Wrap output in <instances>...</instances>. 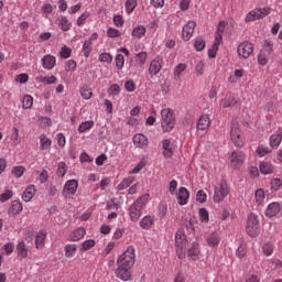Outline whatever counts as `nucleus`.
<instances>
[{
    "label": "nucleus",
    "instance_id": "1",
    "mask_svg": "<svg viewBox=\"0 0 282 282\" xmlns=\"http://www.w3.org/2000/svg\"><path fill=\"white\" fill-rule=\"evenodd\" d=\"M161 127L164 133H169L175 128V112L171 108L161 110Z\"/></svg>",
    "mask_w": 282,
    "mask_h": 282
},
{
    "label": "nucleus",
    "instance_id": "2",
    "mask_svg": "<svg viewBox=\"0 0 282 282\" xmlns=\"http://www.w3.org/2000/svg\"><path fill=\"white\" fill-rule=\"evenodd\" d=\"M117 265L132 269L135 265V247L129 246L117 259Z\"/></svg>",
    "mask_w": 282,
    "mask_h": 282
},
{
    "label": "nucleus",
    "instance_id": "3",
    "mask_svg": "<svg viewBox=\"0 0 282 282\" xmlns=\"http://www.w3.org/2000/svg\"><path fill=\"white\" fill-rule=\"evenodd\" d=\"M188 240L186 239V232L183 229H178L175 234V247L178 259H185L186 253L184 249L186 248Z\"/></svg>",
    "mask_w": 282,
    "mask_h": 282
},
{
    "label": "nucleus",
    "instance_id": "4",
    "mask_svg": "<svg viewBox=\"0 0 282 282\" xmlns=\"http://www.w3.org/2000/svg\"><path fill=\"white\" fill-rule=\"evenodd\" d=\"M254 54V44L250 41H243L237 46V55L240 61H248Z\"/></svg>",
    "mask_w": 282,
    "mask_h": 282
},
{
    "label": "nucleus",
    "instance_id": "5",
    "mask_svg": "<svg viewBox=\"0 0 282 282\" xmlns=\"http://www.w3.org/2000/svg\"><path fill=\"white\" fill-rule=\"evenodd\" d=\"M229 193L230 188L228 187V183L226 181H220L214 189V202L216 204H221V202L228 197Z\"/></svg>",
    "mask_w": 282,
    "mask_h": 282
},
{
    "label": "nucleus",
    "instance_id": "6",
    "mask_svg": "<svg viewBox=\"0 0 282 282\" xmlns=\"http://www.w3.org/2000/svg\"><path fill=\"white\" fill-rule=\"evenodd\" d=\"M243 162H246V153L243 151H232L228 156L229 166L236 171L243 166Z\"/></svg>",
    "mask_w": 282,
    "mask_h": 282
},
{
    "label": "nucleus",
    "instance_id": "7",
    "mask_svg": "<svg viewBox=\"0 0 282 282\" xmlns=\"http://www.w3.org/2000/svg\"><path fill=\"white\" fill-rule=\"evenodd\" d=\"M270 12H272V8L270 7L256 8L246 15L245 21L250 23V21H259V19H265Z\"/></svg>",
    "mask_w": 282,
    "mask_h": 282
},
{
    "label": "nucleus",
    "instance_id": "8",
    "mask_svg": "<svg viewBox=\"0 0 282 282\" xmlns=\"http://www.w3.org/2000/svg\"><path fill=\"white\" fill-rule=\"evenodd\" d=\"M230 138L235 147L238 149H243L246 139H243V132H241V129H239L238 123H231Z\"/></svg>",
    "mask_w": 282,
    "mask_h": 282
},
{
    "label": "nucleus",
    "instance_id": "9",
    "mask_svg": "<svg viewBox=\"0 0 282 282\" xmlns=\"http://www.w3.org/2000/svg\"><path fill=\"white\" fill-rule=\"evenodd\" d=\"M246 230L249 237L259 235V216L253 213L248 215Z\"/></svg>",
    "mask_w": 282,
    "mask_h": 282
},
{
    "label": "nucleus",
    "instance_id": "10",
    "mask_svg": "<svg viewBox=\"0 0 282 282\" xmlns=\"http://www.w3.org/2000/svg\"><path fill=\"white\" fill-rule=\"evenodd\" d=\"M78 191V181L77 180H69L66 181L64 184V188L62 191L63 197L66 199H69L76 195V192Z\"/></svg>",
    "mask_w": 282,
    "mask_h": 282
},
{
    "label": "nucleus",
    "instance_id": "11",
    "mask_svg": "<svg viewBox=\"0 0 282 282\" xmlns=\"http://www.w3.org/2000/svg\"><path fill=\"white\" fill-rule=\"evenodd\" d=\"M175 153V141L173 139L162 140V155L171 160Z\"/></svg>",
    "mask_w": 282,
    "mask_h": 282
},
{
    "label": "nucleus",
    "instance_id": "12",
    "mask_svg": "<svg viewBox=\"0 0 282 282\" xmlns=\"http://www.w3.org/2000/svg\"><path fill=\"white\" fill-rule=\"evenodd\" d=\"M118 268L115 271V275L120 281H131V268L129 267H121V264H117Z\"/></svg>",
    "mask_w": 282,
    "mask_h": 282
},
{
    "label": "nucleus",
    "instance_id": "13",
    "mask_svg": "<svg viewBox=\"0 0 282 282\" xmlns=\"http://www.w3.org/2000/svg\"><path fill=\"white\" fill-rule=\"evenodd\" d=\"M163 63H164V61L162 59V57H154L151 61L150 67H149L150 76H158V74H160V72H162Z\"/></svg>",
    "mask_w": 282,
    "mask_h": 282
},
{
    "label": "nucleus",
    "instance_id": "14",
    "mask_svg": "<svg viewBox=\"0 0 282 282\" xmlns=\"http://www.w3.org/2000/svg\"><path fill=\"white\" fill-rule=\"evenodd\" d=\"M282 142V128H278V130L270 135L269 138V147L273 150L279 149Z\"/></svg>",
    "mask_w": 282,
    "mask_h": 282
},
{
    "label": "nucleus",
    "instance_id": "15",
    "mask_svg": "<svg viewBox=\"0 0 282 282\" xmlns=\"http://www.w3.org/2000/svg\"><path fill=\"white\" fill-rule=\"evenodd\" d=\"M132 142L137 149H147L149 147V138L143 133L134 134Z\"/></svg>",
    "mask_w": 282,
    "mask_h": 282
},
{
    "label": "nucleus",
    "instance_id": "16",
    "mask_svg": "<svg viewBox=\"0 0 282 282\" xmlns=\"http://www.w3.org/2000/svg\"><path fill=\"white\" fill-rule=\"evenodd\" d=\"M197 23L195 21H188L187 24L183 26L182 36L185 41H191L193 34L195 33V28Z\"/></svg>",
    "mask_w": 282,
    "mask_h": 282
},
{
    "label": "nucleus",
    "instance_id": "17",
    "mask_svg": "<svg viewBox=\"0 0 282 282\" xmlns=\"http://www.w3.org/2000/svg\"><path fill=\"white\" fill-rule=\"evenodd\" d=\"M202 256V250L199 249V242L194 241L192 242L191 247L187 250V257L192 259V261H197Z\"/></svg>",
    "mask_w": 282,
    "mask_h": 282
},
{
    "label": "nucleus",
    "instance_id": "18",
    "mask_svg": "<svg viewBox=\"0 0 282 282\" xmlns=\"http://www.w3.org/2000/svg\"><path fill=\"white\" fill-rule=\"evenodd\" d=\"M176 199L180 206H186V204H188V199H191V193L186 187H180Z\"/></svg>",
    "mask_w": 282,
    "mask_h": 282
},
{
    "label": "nucleus",
    "instance_id": "19",
    "mask_svg": "<svg viewBox=\"0 0 282 282\" xmlns=\"http://www.w3.org/2000/svg\"><path fill=\"white\" fill-rule=\"evenodd\" d=\"M18 259H28V252L30 250L28 249V245H25V241L23 240H18V245L15 247Z\"/></svg>",
    "mask_w": 282,
    "mask_h": 282
},
{
    "label": "nucleus",
    "instance_id": "20",
    "mask_svg": "<svg viewBox=\"0 0 282 282\" xmlns=\"http://www.w3.org/2000/svg\"><path fill=\"white\" fill-rule=\"evenodd\" d=\"M41 63L44 69L51 70L53 67H56V57L51 54L44 55Z\"/></svg>",
    "mask_w": 282,
    "mask_h": 282
},
{
    "label": "nucleus",
    "instance_id": "21",
    "mask_svg": "<svg viewBox=\"0 0 282 282\" xmlns=\"http://www.w3.org/2000/svg\"><path fill=\"white\" fill-rule=\"evenodd\" d=\"M56 24L62 32H69V30H72V22L65 15H59L56 20Z\"/></svg>",
    "mask_w": 282,
    "mask_h": 282
},
{
    "label": "nucleus",
    "instance_id": "22",
    "mask_svg": "<svg viewBox=\"0 0 282 282\" xmlns=\"http://www.w3.org/2000/svg\"><path fill=\"white\" fill-rule=\"evenodd\" d=\"M281 213V204L273 202L270 203L265 209L267 217H276Z\"/></svg>",
    "mask_w": 282,
    "mask_h": 282
},
{
    "label": "nucleus",
    "instance_id": "23",
    "mask_svg": "<svg viewBox=\"0 0 282 282\" xmlns=\"http://www.w3.org/2000/svg\"><path fill=\"white\" fill-rule=\"evenodd\" d=\"M259 169L262 175H272L274 173V164L270 161L260 162Z\"/></svg>",
    "mask_w": 282,
    "mask_h": 282
},
{
    "label": "nucleus",
    "instance_id": "24",
    "mask_svg": "<svg viewBox=\"0 0 282 282\" xmlns=\"http://www.w3.org/2000/svg\"><path fill=\"white\" fill-rule=\"evenodd\" d=\"M85 235H87V231L85 230V228L78 227L77 229H75L68 235L67 239L68 241H80V239H83Z\"/></svg>",
    "mask_w": 282,
    "mask_h": 282
},
{
    "label": "nucleus",
    "instance_id": "25",
    "mask_svg": "<svg viewBox=\"0 0 282 282\" xmlns=\"http://www.w3.org/2000/svg\"><path fill=\"white\" fill-rule=\"evenodd\" d=\"M129 215L131 221H138L142 217V208L133 203L129 208Z\"/></svg>",
    "mask_w": 282,
    "mask_h": 282
},
{
    "label": "nucleus",
    "instance_id": "26",
    "mask_svg": "<svg viewBox=\"0 0 282 282\" xmlns=\"http://www.w3.org/2000/svg\"><path fill=\"white\" fill-rule=\"evenodd\" d=\"M155 224V216H144L141 221H140V227L143 230H151V228H153V225Z\"/></svg>",
    "mask_w": 282,
    "mask_h": 282
},
{
    "label": "nucleus",
    "instance_id": "27",
    "mask_svg": "<svg viewBox=\"0 0 282 282\" xmlns=\"http://www.w3.org/2000/svg\"><path fill=\"white\" fill-rule=\"evenodd\" d=\"M45 239H47V232L41 230L37 231L35 235V248L37 250H41L42 248H45Z\"/></svg>",
    "mask_w": 282,
    "mask_h": 282
},
{
    "label": "nucleus",
    "instance_id": "28",
    "mask_svg": "<svg viewBox=\"0 0 282 282\" xmlns=\"http://www.w3.org/2000/svg\"><path fill=\"white\" fill-rule=\"evenodd\" d=\"M220 241H221V237L216 231L212 232L206 238V242H207V246H209V248H217V246H219Z\"/></svg>",
    "mask_w": 282,
    "mask_h": 282
},
{
    "label": "nucleus",
    "instance_id": "29",
    "mask_svg": "<svg viewBox=\"0 0 282 282\" xmlns=\"http://www.w3.org/2000/svg\"><path fill=\"white\" fill-rule=\"evenodd\" d=\"M210 127V117L208 115H202L198 119L197 129L199 131H206Z\"/></svg>",
    "mask_w": 282,
    "mask_h": 282
},
{
    "label": "nucleus",
    "instance_id": "30",
    "mask_svg": "<svg viewBox=\"0 0 282 282\" xmlns=\"http://www.w3.org/2000/svg\"><path fill=\"white\" fill-rule=\"evenodd\" d=\"M23 210V204H21L20 200H12L11 205L8 209L9 215H19V213H22Z\"/></svg>",
    "mask_w": 282,
    "mask_h": 282
},
{
    "label": "nucleus",
    "instance_id": "31",
    "mask_svg": "<svg viewBox=\"0 0 282 282\" xmlns=\"http://www.w3.org/2000/svg\"><path fill=\"white\" fill-rule=\"evenodd\" d=\"M34 195H36V186L29 185L23 192L22 199L23 202H30Z\"/></svg>",
    "mask_w": 282,
    "mask_h": 282
},
{
    "label": "nucleus",
    "instance_id": "32",
    "mask_svg": "<svg viewBox=\"0 0 282 282\" xmlns=\"http://www.w3.org/2000/svg\"><path fill=\"white\" fill-rule=\"evenodd\" d=\"M133 182H135V176L124 177L117 186V191H127Z\"/></svg>",
    "mask_w": 282,
    "mask_h": 282
},
{
    "label": "nucleus",
    "instance_id": "33",
    "mask_svg": "<svg viewBox=\"0 0 282 282\" xmlns=\"http://www.w3.org/2000/svg\"><path fill=\"white\" fill-rule=\"evenodd\" d=\"M36 83H43L44 85H56L58 78L56 76H37L35 78Z\"/></svg>",
    "mask_w": 282,
    "mask_h": 282
},
{
    "label": "nucleus",
    "instance_id": "34",
    "mask_svg": "<svg viewBox=\"0 0 282 282\" xmlns=\"http://www.w3.org/2000/svg\"><path fill=\"white\" fill-rule=\"evenodd\" d=\"M52 148V139L47 138L45 134L40 135V150L47 151Z\"/></svg>",
    "mask_w": 282,
    "mask_h": 282
},
{
    "label": "nucleus",
    "instance_id": "35",
    "mask_svg": "<svg viewBox=\"0 0 282 282\" xmlns=\"http://www.w3.org/2000/svg\"><path fill=\"white\" fill-rule=\"evenodd\" d=\"M78 250V246L76 245H66L64 247V252L66 259H73V257H76V252Z\"/></svg>",
    "mask_w": 282,
    "mask_h": 282
},
{
    "label": "nucleus",
    "instance_id": "36",
    "mask_svg": "<svg viewBox=\"0 0 282 282\" xmlns=\"http://www.w3.org/2000/svg\"><path fill=\"white\" fill-rule=\"evenodd\" d=\"M145 34H147V28H144V25H137L132 30L133 39H143V36H145Z\"/></svg>",
    "mask_w": 282,
    "mask_h": 282
},
{
    "label": "nucleus",
    "instance_id": "37",
    "mask_svg": "<svg viewBox=\"0 0 282 282\" xmlns=\"http://www.w3.org/2000/svg\"><path fill=\"white\" fill-rule=\"evenodd\" d=\"M272 151V148L263 144H259L258 148L256 149L257 155L259 158H265V155H269V153Z\"/></svg>",
    "mask_w": 282,
    "mask_h": 282
},
{
    "label": "nucleus",
    "instance_id": "38",
    "mask_svg": "<svg viewBox=\"0 0 282 282\" xmlns=\"http://www.w3.org/2000/svg\"><path fill=\"white\" fill-rule=\"evenodd\" d=\"M254 198H256V204L258 206H261V204L265 202V191H263V188H258L254 192Z\"/></svg>",
    "mask_w": 282,
    "mask_h": 282
},
{
    "label": "nucleus",
    "instance_id": "39",
    "mask_svg": "<svg viewBox=\"0 0 282 282\" xmlns=\"http://www.w3.org/2000/svg\"><path fill=\"white\" fill-rule=\"evenodd\" d=\"M10 140L13 147H19V144H21V141H19V128L17 127L12 128Z\"/></svg>",
    "mask_w": 282,
    "mask_h": 282
},
{
    "label": "nucleus",
    "instance_id": "40",
    "mask_svg": "<svg viewBox=\"0 0 282 282\" xmlns=\"http://www.w3.org/2000/svg\"><path fill=\"white\" fill-rule=\"evenodd\" d=\"M34 98L31 95H25L22 99V109H32Z\"/></svg>",
    "mask_w": 282,
    "mask_h": 282
},
{
    "label": "nucleus",
    "instance_id": "41",
    "mask_svg": "<svg viewBox=\"0 0 282 282\" xmlns=\"http://www.w3.org/2000/svg\"><path fill=\"white\" fill-rule=\"evenodd\" d=\"M261 52L270 56L274 52V44L270 40H265Z\"/></svg>",
    "mask_w": 282,
    "mask_h": 282
},
{
    "label": "nucleus",
    "instance_id": "42",
    "mask_svg": "<svg viewBox=\"0 0 282 282\" xmlns=\"http://www.w3.org/2000/svg\"><path fill=\"white\" fill-rule=\"evenodd\" d=\"M99 63H107V65H111L113 63V56L111 53H101L98 57Z\"/></svg>",
    "mask_w": 282,
    "mask_h": 282
},
{
    "label": "nucleus",
    "instance_id": "43",
    "mask_svg": "<svg viewBox=\"0 0 282 282\" xmlns=\"http://www.w3.org/2000/svg\"><path fill=\"white\" fill-rule=\"evenodd\" d=\"M262 252L265 257H272V254L274 253V245L265 242L262 246Z\"/></svg>",
    "mask_w": 282,
    "mask_h": 282
},
{
    "label": "nucleus",
    "instance_id": "44",
    "mask_svg": "<svg viewBox=\"0 0 282 282\" xmlns=\"http://www.w3.org/2000/svg\"><path fill=\"white\" fill-rule=\"evenodd\" d=\"M66 173H67V164L65 162H59L57 164L56 175H58V177H65Z\"/></svg>",
    "mask_w": 282,
    "mask_h": 282
},
{
    "label": "nucleus",
    "instance_id": "45",
    "mask_svg": "<svg viewBox=\"0 0 282 282\" xmlns=\"http://www.w3.org/2000/svg\"><path fill=\"white\" fill-rule=\"evenodd\" d=\"M94 127V121H84L78 127L79 133H85V131H89Z\"/></svg>",
    "mask_w": 282,
    "mask_h": 282
},
{
    "label": "nucleus",
    "instance_id": "46",
    "mask_svg": "<svg viewBox=\"0 0 282 282\" xmlns=\"http://www.w3.org/2000/svg\"><path fill=\"white\" fill-rule=\"evenodd\" d=\"M94 246H96V240H94V239H88V240L82 242V245H80L83 252H87V250H91V248H94Z\"/></svg>",
    "mask_w": 282,
    "mask_h": 282
},
{
    "label": "nucleus",
    "instance_id": "47",
    "mask_svg": "<svg viewBox=\"0 0 282 282\" xmlns=\"http://www.w3.org/2000/svg\"><path fill=\"white\" fill-rule=\"evenodd\" d=\"M79 93H80L82 98H84V100H89L91 98V96H94L91 88H87V87H82L79 89Z\"/></svg>",
    "mask_w": 282,
    "mask_h": 282
},
{
    "label": "nucleus",
    "instance_id": "48",
    "mask_svg": "<svg viewBox=\"0 0 282 282\" xmlns=\"http://www.w3.org/2000/svg\"><path fill=\"white\" fill-rule=\"evenodd\" d=\"M235 105H237V98L229 96L224 100L223 108L228 109V107H235Z\"/></svg>",
    "mask_w": 282,
    "mask_h": 282
},
{
    "label": "nucleus",
    "instance_id": "49",
    "mask_svg": "<svg viewBox=\"0 0 282 282\" xmlns=\"http://www.w3.org/2000/svg\"><path fill=\"white\" fill-rule=\"evenodd\" d=\"M83 52L85 58H89V54H91V40H86L83 44Z\"/></svg>",
    "mask_w": 282,
    "mask_h": 282
},
{
    "label": "nucleus",
    "instance_id": "50",
    "mask_svg": "<svg viewBox=\"0 0 282 282\" xmlns=\"http://www.w3.org/2000/svg\"><path fill=\"white\" fill-rule=\"evenodd\" d=\"M138 6V0H127L126 1V12L127 14H131L133 10H135V7Z\"/></svg>",
    "mask_w": 282,
    "mask_h": 282
},
{
    "label": "nucleus",
    "instance_id": "51",
    "mask_svg": "<svg viewBox=\"0 0 282 282\" xmlns=\"http://www.w3.org/2000/svg\"><path fill=\"white\" fill-rule=\"evenodd\" d=\"M269 268H271V270H281L282 261L280 259L272 258L269 260Z\"/></svg>",
    "mask_w": 282,
    "mask_h": 282
},
{
    "label": "nucleus",
    "instance_id": "52",
    "mask_svg": "<svg viewBox=\"0 0 282 282\" xmlns=\"http://www.w3.org/2000/svg\"><path fill=\"white\" fill-rule=\"evenodd\" d=\"M186 69V64H177V66L174 68V78L175 80H180V77L182 75V72Z\"/></svg>",
    "mask_w": 282,
    "mask_h": 282
},
{
    "label": "nucleus",
    "instance_id": "53",
    "mask_svg": "<svg viewBox=\"0 0 282 282\" xmlns=\"http://www.w3.org/2000/svg\"><path fill=\"white\" fill-rule=\"evenodd\" d=\"M12 175H14L15 177H23V174L25 173V166L23 165H18L14 166L11 171Z\"/></svg>",
    "mask_w": 282,
    "mask_h": 282
},
{
    "label": "nucleus",
    "instance_id": "54",
    "mask_svg": "<svg viewBox=\"0 0 282 282\" xmlns=\"http://www.w3.org/2000/svg\"><path fill=\"white\" fill-rule=\"evenodd\" d=\"M248 252V248L246 247L245 243H240L239 247L237 248L236 256L238 259H243Z\"/></svg>",
    "mask_w": 282,
    "mask_h": 282
},
{
    "label": "nucleus",
    "instance_id": "55",
    "mask_svg": "<svg viewBox=\"0 0 282 282\" xmlns=\"http://www.w3.org/2000/svg\"><path fill=\"white\" fill-rule=\"evenodd\" d=\"M52 12H54V7H52V4L50 3H44L42 6V14L45 19H47V17H50V14H52Z\"/></svg>",
    "mask_w": 282,
    "mask_h": 282
},
{
    "label": "nucleus",
    "instance_id": "56",
    "mask_svg": "<svg viewBox=\"0 0 282 282\" xmlns=\"http://www.w3.org/2000/svg\"><path fill=\"white\" fill-rule=\"evenodd\" d=\"M199 215V220L204 224H208L209 221V216H208V209L207 208H200L198 212Z\"/></svg>",
    "mask_w": 282,
    "mask_h": 282
},
{
    "label": "nucleus",
    "instance_id": "57",
    "mask_svg": "<svg viewBox=\"0 0 282 282\" xmlns=\"http://www.w3.org/2000/svg\"><path fill=\"white\" fill-rule=\"evenodd\" d=\"M115 63H116L117 69H123L124 68V55L117 54L115 57Z\"/></svg>",
    "mask_w": 282,
    "mask_h": 282
},
{
    "label": "nucleus",
    "instance_id": "58",
    "mask_svg": "<svg viewBox=\"0 0 282 282\" xmlns=\"http://www.w3.org/2000/svg\"><path fill=\"white\" fill-rule=\"evenodd\" d=\"M148 203H149V194H144L141 197H139L133 204L137 206H140L142 209V207L147 206Z\"/></svg>",
    "mask_w": 282,
    "mask_h": 282
},
{
    "label": "nucleus",
    "instance_id": "59",
    "mask_svg": "<svg viewBox=\"0 0 282 282\" xmlns=\"http://www.w3.org/2000/svg\"><path fill=\"white\" fill-rule=\"evenodd\" d=\"M78 66V64L76 63V61L74 59H68L65 63L64 69L65 72H76V67Z\"/></svg>",
    "mask_w": 282,
    "mask_h": 282
},
{
    "label": "nucleus",
    "instance_id": "60",
    "mask_svg": "<svg viewBox=\"0 0 282 282\" xmlns=\"http://www.w3.org/2000/svg\"><path fill=\"white\" fill-rule=\"evenodd\" d=\"M90 14L89 12H84L82 13L78 18H77V26L78 28H83L85 25V21H87L89 19Z\"/></svg>",
    "mask_w": 282,
    "mask_h": 282
},
{
    "label": "nucleus",
    "instance_id": "61",
    "mask_svg": "<svg viewBox=\"0 0 282 282\" xmlns=\"http://www.w3.org/2000/svg\"><path fill=\"white\" fill-rule=\"evenodd\" d=\"M282 187V180L281 178H273L271 181V191L276 193L278 191H281Z\"/></svg>",
    "mask_w": 282,
    "mask_h": 282
},
{
    "label": "nucleus",
    "instance_id": "62",
    "mask_svg": "<svg viewBox=\"0 0 282 282\" xmlns=\"http://www.w3.org/2000/svg\"><path fill=\"white\" fill-rule=\"evenodd\" d=\"M59 56L61 58H69L72 56V50L67 45L62 46L59 50Z\"/></svg>",
    "mask_w": 282,
    "mask_h": 282
},
{
    "label": "nucleus",
    "instance_id": "63",
    "mask_svg": "<svg viewBox=\"0 0 282 282\" xmlns=\"http://www.w3.org/2000/svg\"><path fill=\"white\" fill-rule=\"evenodd\" d=\"M270 59V55L267 53H262V51L258 54V63L262 66L268 65V61Z\"/></svg>",
    "mask_w": 282,
    "mask_h": 282
},
{
    "label": "nucleus",
    "instance_id": "64",
    "mask_svg": "<svg viewBox=\"0 0 282 282\" xmlns=\"http://www.w3.org/2000/svg\"><path fill=\"white\" fill-rule=\"evenodd\" d=\"M2 250L4 251V254H7V257H10V254L14 252V242L4 243Z\"/></svg>",
    "mask_w": 282,
    "mask_h": 282
}]
</instances>
